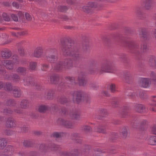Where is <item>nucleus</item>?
Segmentation results:
<instances>
[{
	"label": "nucleus",
	"instance_id": "obj_9",
	"mask_svg": "<svg viewBox=\"0 0 156 156\" xmlns=\"http://www.w3.org/2000/svg\"><path fill=\"white\" fill-rule=\"evenodd\" d=\"M134 109L136 111L141 113L144 111L145 108L142 105H137L135 106Z\"/></svg>",
	"mask_w": 156,
	"mask_h": 156
},
{
	"label": "nucleus",
	"instance_id": "obj_51",
	"mask_svg": "<svg viewBox=\"0 0 156 156\" xmlns=\"http://www.w3.org/2000/svg\"><path fill=\"white\" fill-rule=\"evenodd\" d=\"M154 36L156 39V30H155L154 33Z\"/></svg>",
	"mask_w": 156,
	"mask_h": 156
},
{
	"label": "nucleus",
	"instance_id": "obj_26",
	"mask_svg": "<svg viewBox=\"0 0 156 156\" xmlns=\"http://www.w3.org/2000/svg\"><path fill=\"white\" fill-rule=\"evenodd\" d=\"M58 79V77L56 76H52L50 77V81L51 82L53 83Z\"/></svg>",
	"mask_w": 156,
	"mask_h": 156
},
{
	"label": "nucleus",
	"instance_id": "obj_48",
	"mask_svg": "<svg viewBox=\"0 0 156 156\" xmlns=\"http://www.w3.org/2000/svg\"><path fill=\"white\" fill-rule=\"evenodd\" d=\"M145 33H143V30L142 31V37H144V36L146 35V34H144Z\"/></svg>",
	"mask_w": 156,
	"mask_h": 156
},
{
	"label": "nucleus",
	"instance_id": "obj_24",
	"mask_svg": "<svg viewBox=\"0 0 156 156\" xmlns=\"http://www.w3.org/2000/svg\"><path fill=\"white\" fill-rule=\"evenodd\" d=\"M12 86L10 84H6L4 86V88L7 90L10 91L12 89Z\"/></svg>",
	"mask_w": 156,
	"mask_h": 156
},
{
	"label": "nucleus",
	"instance_id": "obj_34",
	"mask_svg": "<svg viewBox=\"0 0 156 156\" xmlns=\"http://www.w3.org/2000/svg\"><path fill=\"white\" fill-rule=\"evenodd\" d=\"M72 117L74 119H77L80 117V115L77 113H75L74 114H73Z\"/></svg>",
	"mask_w": 156,
	"mask_h": 156
},
{
	"label": "nucleus",
	"instance_id": "obj_43",
	"mask_svg": "<svg viewBox=\"0 0 156 156\" xmlns=\"http://www.w3.org/2000/svg\"><path fill=\"white\" fill-rule=\"evenodd\" d=\"M68 79L71 82H73L74 80V78L73 77H69Z\"/></svg>",
	"mask_w": 156,
	"mask_h": 156
},
{
	"label": "nucleus",
	"instance_id": "obj_33",
	"mask_svg": "<svg viewBox=\"0 0 156 156\" xmlns=\"http://www.w3.org/2000/svg\"><path fill=\"white\" fill-rule=\"evenodd\" d=\"M25 16L27 20H30L31 19V16L28 13H26Z\"/></svg>",
	"mask_w": 156,
	"mask_h": 156
},
{
	"label": "nucleus",
	"instance_id": "obj_30",
	"mask_svg": "<svg viewBox=\"0 0 156 156\" xmlns=\"http://www.w3.org/2000/svg\"><path fill=\"white\" fill-rule=\"evenodd\" d=\"M62 133H55L53 134V136L54 137L58 138L61 136Z\"/></svg>",
	"mask_w": 156,
	"mask_h": 156
},
{
	"label": "nucleus",
	"instance_id": "obj_3",
	"mask_svg": "<svg viewBox=\"0 0 156 156\" xmlns=\"http://www.w3.org/2000/svg\"><path fill=\"white\" fill-rule=\"evenodd\" d=\"M113 70L110 65L108 63L103 64L101 66L100 70V72L101 73H112Z\"/></svg>",
	"mask_w": 156,
	"mask_h": 156
},
{
	"label": "nucleus",
	"instance_id": "obj_14",
	"mask_svg": "<svg viewBox=\"0 0 156 156\" xmlns=\"http://www.w3.org/2000/svg\"><path fill=\"white\" fill-rule=\"evenodd\" d=\"M79 84L80 86H83L86 83L83 77L80 76L78 78Z\"/></svg>",
	"mask_w": 156,
	"mask_h": 156
},
{
	"label": "nucleus",
	"instance_id": "obj_37",
	"mask_svg": "<svg viewBox=\"0 0 156 156\" xmlns=\"http://www.w3.org/2000/svg\"><path fill=\"white\" fill-rule=\"evenodd\" d=\"M151 76L153 77V80H154V83L155 84H156V76L154 72H152L151 73Z\"/></svg>",
	"mask_w": 156,
	"mask_h": 156
},
{
	"label": "nucleus",
	"instance_id": "obj_55",
	"mask_svg": "<svg viewBox=\"0 0 156 156\" xmlns=\"http://www.w3.org/2000/svg\"><path fill=\"white\" fill-rule=\"evenodd\" d=\"M154 18L156 20V14L155 15V16L154 17Z\"/></svg>",
	"mask_w": 156,
	"mask_h": 156
},
{
	"label": "nucleus",
	"instance_id": "obj_38",
	"mask_svg": "<svg viewBox=\"0 0 156 156\" xmlns=\"http://www.w3.org/2000/svg\"><path fill=\"white\" fill-rule=\"evenodd\" d=\"M141 48L144 52H146L147 51V47L146 45L144 44L141 47Z\"/></svg>",
	"mask_w": 156,
	"mask_h": 156
},
{
	"label": "nucleus",
	"instance_id": "obj_19",
	"mask_svg": "<svg viewBox=\"0 0 156 156\" xmlns=\"http://www.w3.org/2000/svg\"><path fill=\"white\" fill-rule=\"evenodd\" d=\"M6 145V142L4 139L2 138L0 140V149Z\"/></svg>",
	"mask_w": 156,
	"mask_h": 156
},
{
	"label": "nucleus",
	"instance_id": "obj_27",
	"mask_svg": "<svg viewBox=\"0 0 156 156\" xmlns=\"http://www.w3.org/2000/svg\"><path fill=\"white\" fill-rule=\"evenodd\" d=\"M59 10L61 12H64L67 9V7L64 6H60L59 7Z\"/></svg>",
	"mask_w": 156,
	"mask_h": 156
},
{
	"label": "nucleus",
	"instance_id": "obj_23",
	"mask_svg": "<svg viewBox=\"0 0 156 156\" xmlns=\"http://www.w3.org/2000/svg\"><path fill=\"white\" fill-rule=\"evenodd\" d=\"M36 63L34 62H31L30 63V69L31 70H34L36 66Z\"/></svg>",
	"mask_w": 156,
	"mask_h": 156
},
{
	"label": "nucleus",
	"instance_id": "obj_28",
	"mask_svg": "<svg viewBox=\"0 0 156 156\" xmlns=\"http://www.w3.org/2000/svg\"><path fill=\"white\" fill-rule=\"evenodd\" d=\"M63 55L65 56L68 55L70 54V52L68 49L65 50L63 49L62 50Z\"/></svg>",
	"mask_w": 156,
	"mask_h": 156
},
{
	"label": "nucleus",
	"instance_id": "obj_31",
	"mask_svg": "<svg viewBox=\"0 0 156 156\" xmlns=\"http://www.w3.org/2000/svg\"><path fill=\"white\" fill-rule=\"evenodd\" d=\"M12 20L15 21H18V18L17 16L14 14H12L11 15Z\"/></svg>",
	"mask_w": 156,
	"mask_h": 156
},
{
	"label": "nucleus",
	"instance_id": "obj_53",
	"mask_svg": "<svg viewBox=\"0 0 156 156\" xmlns=\"http://www.w3.org/2000/svg\"><path fill=\"white\" fill-rule=\"evenodd\" d=\"M152 97H153V98H156V96H153Z\"/></svg>",
	"mask_w": 156,
	"mask_h": 156
},
{
	"label": "nucleus",
	"instance_id": "obj_35",
	"mask_svg": "<svg viewBox=\"0 0 156 156\" xmlns=\"http://www.w3.org/2000/svg\"><path fill=\"white\" fill-rule=\"evenodd\" d=\"M57 60V58L55 57V56H52L50 58H49V61H50L51 62H53V61H56Z\"/></svg>",
	"mask_w": 156,
	"mask_h": 156
},
{
	"label": "nucleus",
	"instance_id": "obj_41",
	"mask_svg": "<svg viewBox=\"0 0 156 156\" xmlns=\"http://www.w3.org/2000/svg\"><path fill=\"white\" fill-rule=\"evenodd\" d=\"M152 105H153L156 106V99H152Z\"/></svg>",
	"mask_w": 156,
	"mask_h": 156
},
{
	"label": "nucleus",
	"instance_id": "obj_16",
	"mask_svg": "<svg viewBox=\"0 0 156 156\" xmlns=\"http://www.w3.org/2000/svg\"><path fill=\"white\" fill-rule=\"evenodd\" d=\"M48 108L44 105L40 106L38 108V111L40 112H44L48 109Z\"/></svg>",
	"mask_w": 156,
	"mask_h": 156
},
{
	"label": "nucleus",
	"instance_id": "obj_36",
	"mask_svg": "<svg viewBox=\"0 0 156 156\" xmlns=\"http://www.w3.org/2000/svg\"><path fill=\"white\" fill-rule=\"evenodd\" d=\"M65 125L66 127L68 128H72V127L71 124L68 122H66Z\"/></svg>",
	"mask_w": 156,
	"mask_h": 156
},
{
	"label": "nucleus",
	"instance_id": "obj_8",
	"mask_svg": "<svg viewBox=\"0 0 156 156\" xmlns=\"http://www.w3.org/2000/svg\"><path fill=\"white\" fill-rule=\"evenodd\" d=\"M149 64L154 69H156V58L154 56H151L149 59Z\"/></svg>",
	"mask_w": 156,
	"mask_h": 156
},
{
	"label": "nucleus",
	"instance_id": "obj_10",
	"mask_svg": "<svg viewBox=\"0 0 156 156\" xmlns=\"http://www.w3.org/2000/svg\"><path fill=\"white\" fill-rule=\"evenodd\" d=\"M15 122L12 118H10L7 121L6 126L8 127H12L15 126Z\"/></svg>",
	"mask_w": 156,
	"mask_h": 156
},
{
	"label": "nucleus",
	"instance_id": "obj_54",
	"mask_svg": "<svg viewBox=\"0 0 156 156\" xmlns=\"http://www.w3.org/2000/svg\"><path fill=\"white\" fill-rule=\"evenodd\" d=\"M10 111H8L7 112V113H10Z\"/></svg>",
	"mask_w": 156,
	"mask_h": 156
},
{
	"label": "nucleus",
	"instance_id": "obj_25",
	"mask_svg": "<svg viewBox=\"0 0 156 156\" xmlns=\"http://www.w3.org/2000/svg\"><path fill=\"white\" fill-rule=\"evenodd\" d=\"M122 134L123 136V137H125L127 135V129L126 128H124L122 129Z\"/></svg>",
	"mask_w": 156,
	"mask_h": 156
},
{
	"label": "nucleus",
	"instance_id": "obj_42",
	"mask_svg": "<svg viewBox=\"0 0 156 156\" xmlns=\"http://www.w3.org/2000/svg\"><path fill=\"white\" fill-rule=\"evenodd\" d=\"M18 15L20 17H21L23 16V13L21 12H19L18 13Z\"/></svg>",
	"mask_w": 156,
	"mask_h": 156
},
{
	"label": "nucleus",
	"instance_id": "obj_6",
	"mask_svg": "<svg viewBox=\"0 0 156 156\" xmlns=\"http://www.w3.org/2000/svg\"><path fill=\"white\" fill-rule=\"evenodd\" d=\"M148 143L151 145H156V136H150L147 140Z\"/></svg>",
	"mask_w": 156,
	"mask_h": 156
},
{
	"label": "nucleus",
	"instance_id": "obj_39",
	"mask_svg": "<svg viewBox=\"0 0 156 156\" xmlns=\"http://www.w3.org/2000/svg\"><path fill=\"white\" fill-rule=\"evenodd\" d=\"M12 5L14 7H15L16 8H18L19 7L18 4L16 2H13L12 3Z\"/></svg>",
	"mask_w": 156,
	"mask_h": 156
},
{
	"label": "nucleus",
	"instance_id": "obj_21",
	"mask_svg": "<svg viewBox=\"0 0 156 156\" xmlns=\"http://www.w3.org/2000/svg\"><path fill=\"white\" fill-rule=\"evenodd\" d=\"M31 80V79L30 77H28L26 79H24V84L25 85H29L30 84V82Z\"/></svg>",
	"mask_w": 156,
	"mask_h": 156
},
{
	"label": "nucleus",
	"instance_id": "obj_50",
	"mask_svg": "<svg viewBox=\"0 0 156 156\" xmlns=\"http://www.w3.org/2000/svg\"><path fill=\"white\" fill-rule=\"evenodd\" d=\"M7 150H8V149H9V150H10L12 149V147H7Z\"/></svg>",
	"mask_w": 156,
	"mask_h": 156
},
{
	"label": "nucleus",
	"instance_id": "obj_17",
	"mask_svg": "<svg viewBox=\"0 0 156 156\" xmlns=\"http://www.w3.org/2000/svg\"><path fill=\"white\" fill-rule=\"evenodd\" d=\"M13 93L15 97H20L21 94L20 91L18 89L16 90H14L13 91Z\"/></svg>",
	"mask_w": 156,
	"mask_h": 156
},
{
	"label": "nucleus",
	"instance_id": "obj_49",
	"mask_svg": "<svg viewBox=\"0 0 156 156\" xmlns=\"http://www.w3.org/2000/svg\"><path fill=\"white\" fill-rule=\"evenodd\" d=\"M74 56L77 58V57H79V55H77V54H75V55H74Z\"/></svg>",
	"mask_w": 156,
	"mask_h": 156
},
{
	"label": "nucleus",
	"instance_id": "obj_7",
	"mask_svg": "<svg viewBox=\"0 0 156 156\" xmlns=\"http://www.w3.org/2000/svg\"><path fill=\"white\" fill-rule=\"evenodd\" d=\"M43 51V50L42 48L38 47L35 50L34 55L36 57H39L42 55Z\"/></svg>",
	"mask_w": 156,
	"mask_h": 156
},
{
	"label": "nucleus",
	"instance_id": "obj_52",
	"mask_svg": "<svg viewBox=\"0 0 156 156\" xmlns=\"http://www.w3.org/2000/svg\"><path fill=\"white\" fill-rule=\"evenodd\" d=\"M151 110L153 111H156V110L154 108H152Z\"/></svg>",
	"mask_w": 156,
	"mask_h": 156
},
{
	"label": "nucleus",
	"instance_id": "obj_11",
	"mask_svg": "<svg viewBox=\"0 0 156 156\" xmlns=\"http://www.w3.org/2000/svg\"><path fill=\"white\" fill-rule=\"evenodd\" d=\"M1 55L2 57L5 58H8L11 55V52L8 50L3 51L1 52Z\"/></svg>",
	"mask_w": 156,
	"mask_h": 156
},
{
	"label": "nucleus",
	"instance_id": "obj_12",
	"mask_svg": "<svg viewBox=\"0 0 156 156\" xmlns=\"http://www.w3.org/2000/svg\"><path fill=\"white\" fill-rule=\"evenodd\" d=\"M95 7L94 3L93 2H89L88 6H84L83 8V10L84 12H87L90 8Z\"/></svg>",
	"mask_w": 156,
	"mask_h": 156
},
{
	"label": "nucleus",
	"instance_id": "obj_40",
	"mask_svg": "<svg viewBox=\"0 0 156 156\" xmlns=\"http://www.w3.org/2000/svg\"><path fill=\"white\" fill-rule=\"evenodd\" d=\"M84 129L85 131H87V130H90L91 129V128L90 126H85L84 128Z\"/></svg>",
	"mask_w": 156,
	"mask_h": 156
},
{
	"label": "nucleus",
	"instance_id": "obj_32",
	"mask_svg": "<svg viewBox=\"0 0 156 156\" xmlns=\"http://www.w3.org/2000/svg\"><path fill=\"white\" fill-rule=\"evenodd\" d=\"M49 67L48 65L46 64H44L42 65V69L44 71H46Z\"/></svg>",
	"mask_w": 156,
	"mask_h": 156
},
{
	"label": "nucleus",
	"instance_id": "obj_15",
	"mask_svg": "<svg viewBox=\"0 0 156 156\" xmlns=\"http://www.w3.org/2000/svg\"><path fill=\"white\" fill-rule=\"evenodd\" d=\"M29 103L28 101L26 100H22L21 103L20 105L21 107L23 108H26L29 105Z\"/></svg>",
	"mask_w": 156,
	"mask_h": 156
},
{
	"label": "nucleus",
	"instance_id": "obj_44",
	"mask_svg": "<svg viewBox=\"0 0 156 156\" xmlns=\"http://www.w3.org/2000/svg\"><path fill=\"white\" fill-rule=\"evenodd\" d=\"M104 94H105V95L106 96H108L109 95V94H108V92L106 91H104Z\"/></svg>",
	"mask_w": 156,
	"mask_h": 156
},
{
	"label": "nucleus",
	"instance_id": "obj_45",
	"mask_svg": "<svg viewBox=\"0 0 156 156\" xmlns=\"http://www.w3.org/2000/svg\"><path fill=\"white\" fill-rule=\"evenodd\" d=\"M13 78L14 79V80H15V79H19V77L17 75H16L14 76Z\"/></svg>",
	"mask_w": 156,
	"mask_h": 156
},
{
	"label": "nucleus",
	"instance_id": "obj_22",
	"mask_svg": "<svg viewBox=\"0 0 156 156\" xmlns=\"http://www.w3.org/2000/svg\"><path fill=\"white\" fill-rule=\"evenodd\" d=\"M110 90L112 92H114L116 90V87L114 84H111L110 85Z\"/></svg>",
	"mask_w": 156,
	"mask_h": 156
},
{
	"label": "nucleus",
	"instance_id": "obj_18",
	"mask_svg": "<svg viewBox=\"0 0 156 156\" xmlns=\"http://www.w3.org/2000/svg\"><path fill=\"white\" fill-rule=\"evenodd\" d=\"M26 69L23 67H19L16 69V72L19 73L23 74L25 72Z\"/></svg>",
	"mask_w": 156,
	"mask_h": 156
},
{
	"label": "nucleus",
	"instance_id": "obj_20",
	"mask_svg": "<svg viewBox=\"0 0 156 156\" xmlns=\"http://www.w3.org/2000/svg\"><path fill=\"white\" fill-rule=\"evenodd\" d=\"M97 131L100 133H105L106 131V129L102 126H100L97 128Z\"/></svg>",
	"mask_w": 156,
	"mask_h": 156
},
{
	"label": "nucleus",
	"instance_id": "obj_1",
	"mask_svg": "<svg viewBox=\"0 0 156 156\" xmlns=\"http://www.w3.org/2000/svg\"><path fill=\"white\" fill-rule=\"evenodd\" d=\"M19 61L18 58L16 55L13 56L12 61L5 60L3 62V64L5 67L9 69H13L14 67L19 63Z\"/></svg>",
	"mask_w": 156,
	"mask_h": 156
},
{
	"label": "nucleus",
	"instance_id": "obj_13",
	"mask_svg": "<svg viewBox=\"0 0 156 156\" xmlns=\"http://www.w3.org/2000/svg\"><path fill=\"white\" fill-rule=\"evenodd\" d=\"M3 20L6 21H9L10 20V18L9 15L7 13H4L2 14V17L0 18V21H2Z\"/></svg>",
	"mask_w": 156,
	"mask_h": 156
},
{
	"label": "nucleus",
	"instance_id": "obj_4",
	"mask_svg": "<svg viewBox=\"0 0 156 156\" xmlns=\"http://www.w3.org/2000/svg\"><path fill=\"white\" fill-rule=\"evenodd\" d=\"M139 84L141 87L147 88L150 86L151 81L148 79L141 78L140 79Z\"/></svg>",
	"mask_w": 156,
	"mask_h": 156
},
{
	"label": "nucleus",
	"instance_id": "obj_2",
	"mask_svg": "<svg viewBox=\"0 0 156 156\" xmlns=\"http://www.w3.org/2000/svg\"><path fill=\"white\" fill-rule=\"evenodd\" d=\"M72 65V62L71 60H66L64 62H60L58 63L56 66V69L58 70L62 69L65 66L68 67Z\"/></svg>",
	"mask_w": 156,
	"mask_h": 156
},
{
	"label": "nucleus",
	"instance_id": "obj_47",
	"mask_svg": "<svg viewBox=\"0 0 156 156\" xmlns=\"http://www.w3.org/2000/svg\"><path fill=\"white\" fill-rule=\"evenodd\" d=\"M3 87V85H2V83L1 82H0V89L2 88Z\"/></svg>",
	"mask_w": 156,
	"mask_h": 156
},
{
	"label": "nucleus",
	"instance_id": "obj_29",
	"mask_svg": "<svg viewBox=\"0 0 156 156\" xmlns=\"http://www.w3.org/2000/svg\"><path fill=\"white\" fill-rule=\"evenodd\" d=\"M151 132L152 134L156 135V126H153L151 128Z\"/></svg>",
	"mask_w": 156,
	"mask_h": 156
},
{
	"label": "nucleus",
	"instance_id": "obj_46",
	"mask_svg": "<svg viewBox=\"0 0 156 156\" xmlns=\"http://www.w3.org/2000/svg\"><path fill=\"white\" fill-rule=\"evenodd\" d=\"M148 6H150L151 7V5H150L149 4L147 5H146V9H149L150 8V7H148Z\"/></svg>",
	"mask_w": 156,
	"mask_h": 156
},
{
	"label": "nucleus",
	"instance_id": "obj_5",
	"mask_svg": "<svg viewBox=\"0 0 156 156\" xmlns=\"http://www.w3.org/2000/svg\"><path fill=\"white\" fill-rule=\"evenodd\" d=\"M73 98L77 103L80 102L83 98V93L81 92H76L73 94Z\"/></svg>",
	"mask_w": 156,
	"mask_h": 156
}]
</instances>
